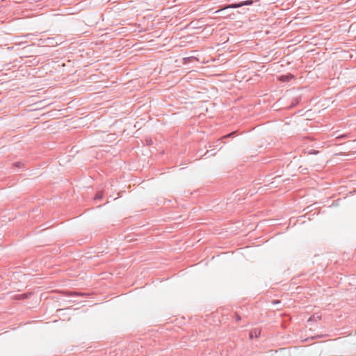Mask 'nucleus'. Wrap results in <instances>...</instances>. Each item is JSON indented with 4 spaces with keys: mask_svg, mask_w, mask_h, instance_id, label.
Here are the masks:
<instances>
[{
    "mask_svg": "<svg viewBox=\"0 0 356 356\" xmlns=\"http://www.w3.org/2000/svg\"><path fill=\"white\" fill-rule=\"evenodd\" d=\"M252 3H253L252 0H247V1H241L238 3L230 4V5L227 6L226 7V8H237L242 7L243 6H250V5H252Z\"/></svg>",
    "mask_w": 356,
    "mask_h": 356,
    "instance_id": "nucleus-1",
    "label": "nucleus"
},
{
    "mask_svg": "<svg viewBox=\"0 0 356 356\" xmlns=\"http://www.w3.org/2000/svg\"><path fill=\"white\" fill-rule=\"evenodd\" d=\"M261 334V331L258 329H254L250 331V338H257Z\"/></svg>",
    "mask_w": 356,
    "mask_h": 356,
    "instance_id": "nucleus-2",
    "label": "nucleus"
},
{
    "mask_svg": "<svg viewBox=\"0 0 356 356\" xmlns=\"http://www.w3.org/2000/svg\"><path fill=\"white\" fill-rule=\"evenodd\" d=\"M292 79H293V75L292 74L282 75L280 77V80L283 82L289 81Z\"/></svg>",
    "mask_w": 356,
    "mask_h": 356,
    "instance_id": "nucleus-3",
    "label": "nucleus"
},
{
    "mask_svg": "<svg viewBox=\"0 0 356 356\" xmlns=\"http://www.w3.org/2000/svg\"><path fill=\"white\" fill-rule=\"evenodd\" d=\"M321 316L320 315H318V314H314L312 316H311V317L309 318L308 321H318V320H320V319H321Z\"/></svg>",
    "mask_w": 356,
    "mask_h": 356,
    "instance_id": "nucleus-4",
    "label": "nucleus"
},
{
    "mask_svg": "<svg viewBox=\"0 0 356 356\" xmlns=\"http://www.w3.org/2000/svg\"><path fill=\"white\" fill-rule=\"evenodd\" d=\"M103 195L102 191H98L95 196V200H101L103 197Z\"/></svg>",
    "mask_w": 356,
    "mask_h": 356,
    "instance_id": "nucleus-5",
    "label": "nucleus"
},
{
    "mask_svg": "<svg viewBox=\"0 0 356 356\" xmlns=\"http://www.w3.org/2000/svg\"><path fill=\"white\" fill-rule=\"evenodd\" d=\"M66 294L69 296H82V293H76V292H67Z\"/></svg>",
    "mask_w": 356,
    "mask_h": 356,
    "instance_id": "nucleus-6",
    "label": "nucleus"
},
{
    "mask_svg": "<svg viewBox=\"0 0 356 356\" xmlns=\"http://www.w3.org/2000/svg\"><path fill=\"white\" fill-rule=\"evenodd\" d=\"M22 165V163H20V162H17V163H15V165L16 167H17V168H20Z\"/></svg>",
    "mask_w": 356,
    "mask_h": 356,
    "instance_id": "nucleus-7",
    "label": "nucleus"
},
{
    "mask_svg": "<svg viewBox=\"0 0 356 356\" xmlns=\"http://www.w3.org/2000/svg\"><path fill=\"white\" fill-rule=\"evenodd\" d=\"M241 320V317L237 314L236 315V321H238Z\"/></svg>",
    "mask_w": 356,
    "mask_h": 356,
    "instance_id": "nucleus-8",
    "label": "nucleus"
},
{
    "mask_svg": "<svg viewBox=\"0 0 356 356\" xmlns=\"http://www.w3.org/2000/svg\"><path fill=\"white\" fill-rule=\"evenodd\" d=\"M234 133L233 132V133H232V134H230L227 135V137H228V136H231V135H234Z\"/></svg>",
    "mask_w": 356,
    "mask_h": 356,
    "instance_id": "nucleus-9",
    "label": "nucleus"
}]
</instances>
